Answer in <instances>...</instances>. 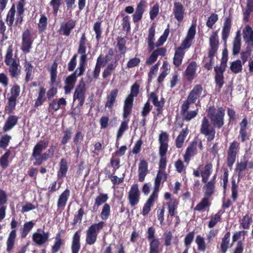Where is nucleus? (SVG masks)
<instances>
[{"label":"nucleus","instance_id":"obj_1","mask_svg":"<svg viewBox=\"0 0 253 253\" xmlns=\"http://www.w3.org/2000/svg\"><path fill=\"white\" fill-rule=\"evenodd\" d=\"M48 143V141L42 140L38 142L34 146L32 157L35 161L33 163L35 166H40L44 161L53 156L56 149V146L53 145H51L45 152L42 153L47 148Z\"/></svg>","mask_w":253,"mask_h":253},{"label":"nucleus","instance_id":"obj_2","mask_svg":"<svg viewBox=\"0 0 253 253\" xmlns=\"http://www.w3.org/2000/svg\"><path fill=\"white\" fill-rule=\"evenodd\" d=\"M86 39L84 34H83L80 42L78 53L81 55L79 66L73 74L76 77L82 75L84 71L85 64L86 62L87 55L86 54Z\"/></svg>","mask_w":253,"mask_h":253},{"label":"nucleus","instance_id":"obj_3","mask_svg":"<svg viewBox=\"0 0 253 253\" xmlns=\"http://www.w3.org/2000/svg\"><path fill=\"white\" fill-rule=\"evenodd\" d=\"M225 110L219 107L217 110L213 106L210 107L208 110V116L214 127L220 128L224 125Z\"/></svg>","mask_w":253,"mask_h":253},{"label":"nucleus","instance_id":"obj_4","mask_svg":"<svg viewBox=\"0 0 253 253\" xmlns=\"http://www.w3.org/2000/svg\"><path fill=\"white\" fill-rule=\"evenodd\" d=\"M105 224L104 222L100 221L92 224L88 228L86 231L85 242L86 244L91 246L96 243L98 235Z\"/></svg>","mask_w":253,"mask_h":253},{"label":"nucleus","instance_id":"obj_5","mask_svg":"<svg viewBox=\"0 0 253 253\" xmlns=\"http://www.w3.org/2000/svg\"><path fill=\"white\" fill-rule=\"evenodd\" d=\"M139 92V85L134 84L131 88L130 93L126 97L123 107V117L126 119L131 113L134 97H136Z\"/></svg>","mask_w":253,"mask_h":253},{"label":"nucleus","instance_id":"obj_6","mask_svg":"<svg viewBox=\"0 0 253 253\" xmlns=\"http://www.w3.org/2000/svg\"><path fill=\"white\" fill-rule=\"evenodd\" d=\"M198 149L200 150L203 149L202 141L201 140H194L191 142L186 148L184 155V162L188 163L191 157L197 154Z\"/></svg>","mask_w":253,"mask_h":253},{"label":"nucleus","instance_id":"obj_7","mask_svg":"<svg viewBox=\"0 0 253 253\" xmlns=\"http://www.w3.org/2000/svg\"><path fill=\"white\" fill-rule=\"evenodd\" d=\"M200 132L207 138L208 141H211L214 138L215 130L213 126H211L208 119L204 117L202 121Z\"/></svg>","mask_w":253,"mask_h":253},{"label":"nucleus","instance_id":"obj_8","mask_svg":"<svg viewBox=\"0 0 253 253\" xmlns=\"http://www.w3.org/2000/svg\"><path fill=\"white\" fill-rule=\"evenodd\" d=\"M31 32L28 29L22 34L21 49L24 53H29L32 47L34 42Z\"/></svg>","mask_w":253,"mask_h":253},{"label":"nucleus","instance_id":"obj_9","mask_svg":"<svg viewBox=\"0 0 253 253\" xmlns=\"http://www.w3.org/2000/svg\"><path fill=\"white\" fill-rule=\"evenodd\" d=\"M20 87L18 84L14 85L7 94L8 105L10 111H13L16 106L17 98L20 95Z\"/></svg>","mask_w":253,"mask_h":253},{"label":"nucleus","instance_id":"obj_10","mask_svg":"<svg viewBox=\"0 0 253 253\" xmlns=\"http://www.w3.org/2000/svg\"><path fill=\"white\" fill-rule=\"evenodd\" d=\"M226 62L227 58L225 59V60L223 58L220 66H217L214 67V71L215 72V81L219 89H220L224 83L223 74L226 66Z\"/></svg>","mask_w":253,"mask_h":253},{"label":"nucleus","instance_id":"obj_11","mask_svg":"<svg viewBox=\"0 0 253 253\" xmlns=\"http://www.w3.org/2000/svg\"><path fill=\"white\" fill-rule=\"evenodd\" d=\"M18 226V222L15 220V218H13L10 223V227L12 230L10 232L6 241V250L7 252H10L13 248L15 240L16 237V231L15 228Z\"/></svg>","mask_w":253,"mask_h":253},{"label":"nucleus","instance_id":"obj_12","mask_svg":"<svg viewBox=\"0 0 253 253\" xmlns=\"http://www.w3.org/2000/svg\"><path fill=\"white\" fill-rule=\"evenodd\" d=\"M196 34V26L193 24L190 27L187 36L183 41L182 42L181 44L177 48L180 49L181 50L184 51L185 49H187L191 45V42L194 39Z\"/></svg>","mask_w":253,"mask_h":253},{"label":"nucleus","instance_id":"obj_13","mask_svg":"<svg viewBox=\"0 0 253 253\" xmlns=\"http://www.w3.org/2000/svg\"><path fill=\"white\" fill-rule=\"evenodd\" d=\"M85 92V84L84 82L80 83L77 86L73 95L74 101L78 100L79 101V105L80 106L84 104Z\"/></svg>","mask_w":253,"mask_h":253},{"label":"nucleus","instance_id":"obj_14","mask_svg":"<svg viewBox=\"0 0 253 253\" xmlns=\"http://www.w3.org/2000/svg\"><path fill=\"white\" fill-rule=\"evenodd\" d=\"M140 192L137 184L132 185L128 192V199L131 206L137 205L139 201Z\"/></svg>","mask_w":253,"mask_h":253},{"label":"nucleus","instance_id":"obj_15","mask_svg":"<svg viewBox=\"0 0 253 253\" xmlns=\"http://www.w3.org/2000/svg\"><path fill=\"white\" fill-rule=\"evenodd\" d=\"M210 48L209 56L211 58V61L213 59V57L216 52L218 47V40L217 35L214 33L210 38Z\"/></svg>","mask_w":253,"mask_h":253},{"label":"nucleus","instance_id":"obj_16","mask_svg":"<svg viewBox=\"0 0 253 253\" xmlns=\"http://www.w3.org/2000/svg\"><path fill=\"white\" fill-rule=\"evenodd\" d=\"M202 92L203 87L201 85L197 84L194 86L188 96V101L195 103L200 98Z\"/></svg>","mask_w":253,"mask_h":253},{"label":"nucleus","instance_id":"obj_17","mask_svg":"<svg viewBox=\"0 0 253 253\" xmlns=\"http://www.w3.org/2000/svg\"><path fill=\"white\" fill-rule=\"evenodd\" d=\"M49 237V235L48 232H37L33 235V240L37 244L42 245L48 241Z\"/></svg>","mask_w":253,"mask_h":253},{"label":"nucleus","instance_id":"obj_18","mask_svg":"<svg viewBox=\"0 0 253 253\" xmlns=\"http://www.w3.org/2000/svg\"><path fill=\"white\" fill-rule=\"evenodd\" d=\"M70 195V191L66 189L58 197L57 206L58 209L63 210L67 204Z\"/></svg>","mask_w":253,"mask_h":253},{"label":"nucleus","instance_id":"obj_19","mask_svg":"<svg viewBox=\"0 0 253 253\" xmlns=\"http://www.w3.org/2000/svg\"><path fill=\"white\" fill-rule=\"evenodd\" d=\"M166 179L167 174L165 170H159L155 179L154 190L153 192H156L158 194L161 183L165 181Z\"/></svg>","mask_w":253,"mask_h":253},{"label":"nucleus","instance_id":"obj_20","mask_svg":"<svg viewBox=\"0 0 253 253\" xmlns=\"http://www.w3.org/2000/svg\"><path fill=\"white\" fill-rule=\"evenodd\" d=\"M158 197V194L156 192H153L149 198L146 203L144 204L142 211L143 215H146L151 210V207L153 205L154 201Z\"/></svg>","mask_w":253,"mask_h":253},{"label":"nucleus","instance_id":"obj_21","mask_svg":"<svg viewBox=\"0 0 253 253\" xmlns=\"http://www.w3.org/2000/svg\"><path fill=\"white\" fill-rule=\"evenodd\" d=\"M138 179L139 181L143 182L144 180L145 177L147 174L148 164L144 160H141L138 166Z\"/></svg>","mask_w":253,"mask_h":253},{"label":"nucleus","instance_id":"obj_22","mask_svg":"<svg viewBox=\"0 0 253 253\" xmlns=\"http://www.w3.org/2000/svg\"><path fill=\"white\" fill-rule=\"evenodd\" d=\"M151 101L153 105L157 107V110L159 111L164 106L165 101L163 98L159 100L158 95L154 92H151L148 97V101Z\"/></svg>","mask_w":253,"mask_h":253},{"label":"nucleus","instance_id":"obj_23","mask_svg":"<svg viewBox=\"0 0 253 253\" xmlns=\"http://www.w3.org/2000/svg\"><path fill=\"white\" fill-rule=\"evenodd\" d=\"M215 183V175L203 187V191L205 196L208 198L211 196L214 192V185Z\"/></svg>","mask_w":253,"mask_h":253},{"label":"nucleus","instance_id":"obj_24","mask_svg":"<svg viewBox=\"0 0 253 253\" xmlns=\"http://www.w3.org/2000/svg\"><path fill=\"white\" fill-rule=\"evenodd\" d=\"M189 133V129L187 127L183 128L175 140V146L176 148H181L183 145L186 137Z\"/></svg>","mask_w":253,"mask_h":253},{"label":"nucleus","instance_id":"obj_25","mask_svg":"<svg viewBox=\"0 0 253 253\" xmlns=\"http://www.w3.org/2000/svg\"><path fill=\"white\" fill-rule=\"evenodd\" d=\"M197 65L196 62H191L188 66L186 71L185 75L188 81H191L195 77Z\"/></svg>","mask_w":253,"mask_h":253},{"label":"nucleus","instance_id":"obj_26","mask_svg":"<svg viewBox=\"0 0 253 253\" xmlns=\"http://www.w3.org/2000/svg\"><path fill=\"white\" fill-rule=\"evenodd\" d=\"M243 38L246 42L253 47V30L248 25L243 30Z\"/></svg>","mask_w":253,"mask_h":253},{"label":"nucleus","instance_id":"obj_27","mask_svg":"<svg viewBox=\"0 0 253 253\" xmlns=\"http://www.w3.org/2000/svg\"><path fill=\"white\" fill-rule=\"evenodd\" d=\"M212 172V165L211 164L206 165L202 170L201 171L202 181L203 183H207L210 176Z\"/></svg>","mask_w":253,"mask_h":253},{"label":"nucleus","instance_id":"obj_28","mask_svg":"<svg viewBox=\"0 0 253 253\" xmlns=\"http://www.w3.org/2000/svg\"><path fill=\"white\" fill-rule=\"evenodd\" d=\"M80 234L79 231H77L74 235L72 243V253H78L80 248Z\"/></svg>","mask_w":253,"mask_h":253},{"label":"nucleus","instance_id":"obj_29","mask_svg":"<svg viewBox=\"0 0 253 253\" xmlns=\"http://www.w3.org/2000/svg\"><path fill=\"white\" fill-rule=\"evenodd\" d=\"M77 81V77L73 74L68 76L65 80L64 89L66 93H69L73 88Z\"/></svg>","mask_w":253,"mask_h":253},{"label":"nucleus","instance_id":"obj_30","mask_svg":"<svg viewBox=\"0 0 253 253\" xmlns=\"http://www.w3.org/2000/svg\"><path fill=\"white\" fill-rule=\"evenodd\" d=\"M118 90L114 89L112 90L107 97V101L105 103V107L109 109H112L113 104L116 101V97L118 95Z\"/></svg>","mask_w":253,"mask_h":253},{"label":"nucleus","instance_id":"obj_31","mask_svg":"<svg viewBox=\"0 0 253 253\" xmlns=\"http://www.w3.org/2000/svg\"><path fill=\"white\" fill-rule=\"evenodd\" d=\"M161 69L162 72L157 79V81L159 83H162L166 76L169 74L170 69V65L167 62L164 61Z\"/></svg>","mask_w":253,"mask_h":253},{"label":"nucleus","instance_id":"obj_32","mask_svg":"<svg viewBox=\"0 0 253 253\" xmlns=\"http://www.w3.org/2000/svg\"><path fill=\"white\" fill-rule=\"evenodd\" d=\"M18 118L15 116H10L3 126V131L6 132L12 129L17 123Z\"/></svg>","mask_w":253,"mask_h":253},{"label":"nucleus","instance_id":"obj_33","mask_svg":"<svg viewBox=\"0 0 253 253\" xmlns=\"http://www.w3.org/2000/svg\"><path fill=\"white\" fill-rule=\"evenodd\" d=\"M75 26V22L70 20L67 23H62L61 25L60 29L63 34L65 36H69L71 33V31L74 28Z\"/></svg>","mask_w":253,"mask_h":253},{"label":"nucleus","instance_id":"obj_34","mask_svg":"<svg viewBox=\"0 0 253 253\" xmlns=\"http://www.w3.org/2000/svg\"><path fill=\"white\" fill-rule=\"evenodd\" d=\"M67 102L64 98H61L59 100L53 99L49 103V107L54 111H57L60 108L66 106Z\"/></svg>","mask_w":253,"mask_h":253},{"label":"nucleus","instance_id":"obj_35","mask_svg":"<svg viewBox=\"0 0 253 253\" xmlns=\"http://www.w3.org/2000/svg\"><path fill=\"white\" fill-rule=\"evenodd\" d=\"M241 49V38L240 31H238L233 42V54L237 55Z\"/></svg>","mask_w":253,"mask_h":253},{"label":"nucleus","instance_id":"obj_36","mask_svg":"<svg viewBox=\"0 0 253 253\" xmlns=\"http://www.w3.org/2000/svg\"><path fill=\"white\" fill-rule=\"evenodd\" d=\"M179 204L178 200L175 198H171L167 203L168 206L169 214L170 216H174Z\"/></svg>","mask_w":253,"mask_h":253},{"label":"nucleus","instance_id":"obj_37","mask_svg":"<svg viewBox=\"0 0 253 253\" xmlns=\"http://www.w3.org/2000/svg\"><path fill=\"white\" fill-rule=\"evenodd\" d=\"M155 29L154 26H151L149 30V34L147 38V42L150 50H153L155 47Z\"/></svg>","mask_w":253,"mask_h":253},{"label":"nucleus","instance_id":"obj_38","mask_svg":"<svg viewBox=\"0 0 253 253\" xmlns=\"http://www.w3.org/2000/svg\"><path fill=\"white\" fill-rule=\"evenodd\" d=\"M184 54L185 51L177 48L176 49L173 61V64L176 67L179 66L181 64Z\"/></svg>","mask_w":253,"mask_h":253},{"label":"nucleus","instance_id":"obj_39","mask_svg":"<svg viewBox=\"0 0 253 253\" xmlns=\"http://www.w3.org/2000/svg\"><path fill=\"white\" fill-rule=\"evenodd\" d=\"M34 225V223L32 221L26 222L24 223L23 227L21 228L20 229L21 237L22 238H25L32 230Z\"/></svg>","mask_w":253,"mask_h":253},{"label":"nucleus","instance_id":"obj_40","mask_svg":"<svg viewBox=\"0 0 253 253\" xmlns=\"http://www.w3.org/2000/svg\"><path fill=\"white\" fill-rule=\"evenodd\" d=\"M59 170L57 173L59 178H62L66 176L68 170L67 162L66 160L62 159L59 163Z\"/></svg>","mask_w":253,"mask_h":253},{"label":"nucleus","instance_id":"obj_41","mask_svg":"<svg viewBox=\"0 0 253 253\" xmlns=\"http://www.w3.org/2000/svg\"><path fill=\"white\" fill-rule=\"evenodd\" d=\"M247 168V161L244 159L236 165L235 171L238 173V178L243 176V171L245 170Z\"/></svg>","mask_w":253,"mask_h":253},{"label":"nucleus","instance_id":"obj_42","mask_svg":"<svg viewBox=\"0 0 253 253\" xmlns=\"http://www.w3.org/2000/svg\"><path fill=\"white\" fill-rule=\"evenodd\" d=\"M243 63L240 60H236L230 63V69L234 74L241 72L242 70Z\"/></svg>","mask_w":253,"mask_h":253},{"label":"nucleus","instance_id":"obj_43","mask_svg":"<svg viewBox=\"0 0 253 253\" xmlns=\"http://www.w3.org/2000/svg\"><path fill=\"white\" fill-rule=\"evenodd\" d=\"M9 72L12 78H16L20 74V69L19 67V64L15 62L8 65Z\"/></svg>","mask_w":253,"mask_h":253},{"label":"nucleus","instance_id":"obj_44","mask_svg":"<svg viewBox=\"0 0 253 253\" xmlns=\"http://www.w3.org/2000/svg\"><path fill=\"white\" fill-rule=\"evenodd\" d=\"M107 62V59L102 58L101 56H99L97 60V62L93 72V77L95 79L97 78L100 72L101 66L104 62L106 63Z\"/></svg>","mask_w":253,"mask_h":253},{"label":"nucleus","instance_id":"obj_45","mask_svg":"<svg viewBox=\"0 0 253 253\" xmlns=\"http://www.w3.org/2000/svg\"><path fill=\"white\" fill-rule=\"evenodd\" d=\"M63 243V241L61 238L60 233L57 234L55 238V243L52 247V253H57L60 250Z\"/></svg>","mask_w":253,"mask_h":253},{"label":"nucleus","instance_id":"obj_46","mask_svg":"<svg viewBox=\"0 0 253 253\" xmlns=\"http://www.w3.org/2000/svg\"><path fill=\"white\" fill-rule=\"evenodd\" d=\"M45 89L42 87L40 89L38 97L36 100L35 106L36 107H38L42 104V103L44 102L46 99L45 95Z\"/></svg>","mask_w":253,"mask_h":253},{"label":"nucleus","instance_id":"obj_47","mask_svg":"<svg viewBox=\"0 0 253 253\" xmlns=\"http://www.w3.org/2000/svg\"><path fill=\"white\" fill-rule=\"evenodd\" d=\"M230 234L227 232L224 235L221 243V250L222 253H225L229 247Z\"/></svg>","mask_w":253,"mask_h":253},{"label":"nucleus","instance_id":"obj_48","mask_svg":"<svg viewBox=\"0 0 253 253\" xmlns=\"http://www.w3.org/2000/svg\"><path fill=\"white\" fill-rule=\"evenodd\" d=\"M210 206V203L208 198L205 197L201 201V202L195 207L194 210L201 211L204 210L206 207Z\"/></svg>","mask_w":253,"mask_h":253},{"label":"nucleus","instance_id":"obj_49","mask_svg":"<svg viewBox=\"0 0 253 253\" xmlns=\"http://www.w3.org/2000/svg\"><path fill=\"white\" fill-rule=\"evenodd\" d=\"M108 199V196L107 194L102 193L99 194L95 199V203L93 209H94L95 206L98 207L105 203Z\"/></svg>","mask_w":253,"mask_h":253},{"label":"nucleus","instance_id":"obj_50","mask_svg":"<svg viewBox=\"0 0 253 253\" xmlns=\"http://www.w3.org/2000/svg\"><path fill=\"white\" fill-rule=\"evenodd\" d=\"M12 49L11 47H9L7 49L5 58L4 60L5 64L7 66L16 62V60L12 58Z\"/></svg>","mask_w":253,"mask_h":253},{"label":"nucleus","instance_id":"obj_51","mask_svg":"<svg viewBox=\"0 0 253 253\" xmlns=\"http://www.w3.org/2000/svg\"><path fill=\"white\" fill-rule=\"evenodd\" d=\"M12 49L11 47H9L7 49L5 58L4 60L5 64L7 66L16 62V60L12 58Z\"/></svg>","mask_w":253,"mask_h":253},{"label":"nucleus","instance_id":"obj_52","mask_svg":"<svg viewBox=\"0 0 253 253\" xmlns=\"http://www.w3.org/2000/svg\"><path fill=\"white\" fill-rule=\"evenodd\" d=\"M11 154L10 150H7L0 159V165L3 169H5L8 166V158Z\"/></svg>","mask_w":253,"mask_h":253},{"label":"nucleus","instance_id":"obj_53","mask_svg":"<svg viewBox=\"0 0 253 253\" xmlns=\"http://www.w3.org/2000/svg\"><path fill=\"white\" fill-rule=\"evenodd\" d=\"M117 65V62H111L109 64L106 69H105L103 73L102 76L105 78L111 75L112 71L114 70Z\"/></svg>","mask_w":253,"mask_h":253},{"label":"nucleus","instance_id":"obj_54","mask_svg":"<svg viewBox=\"0 0 253 253\" xmlns=\"http://www.w3.org/2000/svg\"><path fill=\"white\" fill-rule=\"evenodd\" d=\"M239 148L240 144L238 142L234 141L230 144L227 153L236 155Z\"/></svg>","mask_w":253,"mask_h":253},{"label":"nucleus","instance_id":"obj_55","mask_svg":"<svg viewBox=\"0 0 253 253\" xmlns=\"http://www.w3.org/2000/svg\"><path fill=\"white\" fill-rule=\"evenodd\" d=\"M221 219V215L219 212H217L214 215H211V217L210 221L208 224V227L210 228L213 227L216 223L219 222Z\"/></svg>","mask_w":253,"mask_h":253},{"label":"nucleus","instance_id":"obj_56","mask_svg":"<svg viewBox=\"0 0 253 253\" xmlns=\"http://www.w3.org/2000/svg\"><path fill=\"white\" fill-rule=\"evenodd\" d=\"M57 64L54 62L51 66L50 73V81L52 84L56 83V77H57Z\"/></svg>","mask_w":253,"mask_h":253},{"label":"nucleus","instance_id":"obj_57","mask_svg":"<svg viewBox=\"0 0 253 253\" xmlns=\"http://www.w3.org/2000/svg\"><path fill=\"white\" fill-rule=\"evenodd\" d=\"M252 221V218L248 215H246L243 216L241 221L240 227L245 229H248L250 227Z\"/></svg>","mask_w":253,"mask_h":253},{"label":"nucleus","instance_id":"obj_58","mask_svg":"<svg viewBox=\"0 0 253 253\" xmlns=\"http://www.w3.org/2000/svg\"><path fill=\"white\" fill-rule=\"evenodd\" d=\"M110 214V206L108 204H105L102 208L100 214L101 218L103 220L107 219Z\"/></svg>","mask_w":253,"mask_h":253},{"label":"nucleus","instance_id":"obj_59","mask_svg":"<svg viewBox=\"0 0 253 253\" xmlns=\"http://www.w3.org/2000/svg\"><path fill=\"white\" fill-rule=\"evenodd\" d=\"M128 121L125 119L121 123L117 132V139L121 137L123 134L124 131L128 128Z\"/></svg>","mask_w":253,"mask_h":253},{"label":"nucleus","instance_id":"obj_60","mask_svg":"<svg viewBox=\"0 0 253 253\" xmlns=\"http://www.w3.org/2000/svg\"><path fill=\"white\" fill-rule=\"evenodd\" d=\"M149 253H159L160 242L159 240H154L150 243Z\"/></svg>","mask_w":253,"mask_h":253},{"label":"nucleus","instance_id":"obj_61","mask_svg":"<svg viewBox=\"0 0 253 253\" xmlns=\"http://www.w3.org/2000/svg\"><path fill=\"white\" fill-rule=\"evenodd\" d=\"M25 71L26 73L25 80L29 81L30 79L33 67L30 62L26 61L24 64Z\"/></svg>","mask_w":253,"mask_h":253},{"label":"nucleus","instance_id":"obj_62","mask_svg":"<svg viewBox=\"0 0 253 253\" xmlns=\"http://www.w3.org/2000/svg\"><path fill=\"white\" fill-rule=\"evenodd\" d=\"M196 243L198 245V249L201 251H205L206 250V244L204 239L201 236H197L196 239Z\"/></svg>","mask_w":253,"mask_h":253},{"label":"nucleus","instance_id":"obj_63","mask_svg":"<svg viewBox=\"0 0 253 253\" xmlns=\"http://www.w3.org/2000/svg\"><path fill=\"white\" fill-rule=\"evenodd\" d=\"M11 136L6 134L0 139V148L5 149L8 145Z\"/></svg>","mask_w":253,"mask_h":253},{"label":"nucleus","instance_id":"obj_64","mask_svg":"<svg viewBox=\"0 0 253 253\" xmlns=\"http://www.w3.org/2000/svg\"><path fill=\"white\" fill-rule=\"evenodd\" d=\"M173 10L175 16H182L183 14V7L180 2H175L174 3Z\"/></svg>","mask_w":253,"mask_h":253}]
</instances>
